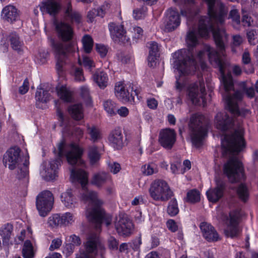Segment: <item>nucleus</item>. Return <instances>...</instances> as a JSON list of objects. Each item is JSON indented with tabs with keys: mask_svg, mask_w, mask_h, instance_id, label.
<instances>
[{
	"mask_svg": "<svg viewBox=\"0 0 258 258\" xmlns=\"http://www.w3.org/2000/svg\"><path fill=\"white\" fill-rule=\"evenodd\" d=\"M22 254L24 258H33L34 256L32 244L29 240L25 241L24 243Z\"/></svg>",
	"mask_w": 258,
	"mask_h": 258,
	"instance_id": "4c0bfd02",
	"label": "nucleus"
},
{
	"mask_svg": "<svg viewBox=\"0 0 258 258\" xmlns=\"http://www.w3.org/2000/svg\"><path fill=\"white\" fill-rule=\"evenodd\" d=\"M70 170L71 177L79 181L85 190V186L88 183L87 173L82 169H77L75 168H72Z\"/></svg>",
	"mask_w": 258,
	"mask_h": 258,
	"instance_id": "cd10ccee",
	"label": "nucleus"
},
{
	"mask_svg": "<svg viewBox=\"0 0 258 258\" xmlns=\"http://www.w3.org/2000/svg\"><path fill=\"white\" fill-rule=\"evenodd\" d=\"M84 246L85 249L80 251L79 256L77 258H96L98 249L104 248L98 234L93 232L88 234Z\"/></svg>",
	"mask_w": 258,
	"mask_h": 258,
	"instance_id": "9d476101",
	"label": "nucleus"
},
{
	"mask_svg": "<svg viewBox=\"0 0 258 258\" xmlns=\"http://www.w3.org/2000/svg\"><path fill=\"white\" fill-rule=\"evenodd\" d=\"M109 30L113 41L118 43L125 44L128 42L129 38L126 35V31L122 25L114 23L109 24Z\"/></svg>",
	"mask_w": 258,
	"mask_h": 258,
	"instance_id": "6ab92c4d",
	"label": "nucleus"
},
{
	"mask_svg": "<svg viewBox=\"0 0 258 258\" xmlns=\"http://www.w3.org/2000/svg\"><path fill=\"white\" fill-rule=\"evenodd\" d=\"M187 201L191 203L198 202L200 200V192L196 189H192L187 193Z\"/></svg>",
	"mask_w": 258,
	"mask_h": 258,
	"instance_id": "a18cd8bd",
	"label": "nucleus"
},
{
	"mask_svg": "<svg viewBox=\"0 0 258 258\" xmlns=\"http://www.w3.org/2000/svg\"><path fill=\"white\" fill-rule=\"evenodd\" d=\"M209 124L208 120L199 113L193 114L190 118L189 128L192 145L198 148L202 145L206 136Z\"/></svg>",
	"mask_w": 258,
	"mask_h": 258,
	"instance_id": "423d86ee",
	"label": "nucleus"
},
{
	"mask_svg": "<svg viewBox=\"0 0 258 258\" xmlns=\"http://www.w3.org/2000/svg\"><path fill=\"white\" fill-rule=\"evenodd\" d=\"M114 226L117 233L120 236L126 237L130 236L133 228V224L128 218L127 215L120 214L116 221L114 222Z\"/></svg>",
	"mask_w": 258,
	"mask_h": 258,
	"instance_id": "2eb2a0df",
	"label": "nucleus"
},
{
	"mask_svg": "<svg viewBox=\"0 0 258 258\" xmlns=\"http://www.w3.org/2000/svg\"><path fill=\"white\" fill-rule=\"evenodd\" d=\"M230 223L224 233L226 236L234 238L238 236L239 233L238 220L240 218V211L238 209L230 212Z\"/></svg>",
	"mask_w": 258,
	"mask_h": 258,
	"instance_id": "a211bd4d",
	"label": "nucleus"
},
{
	"mask_svg": "<svg viewBox=\"0 0 258 258\" xmlns=\"http://www.w3.org/2000/svg\"><path fill=\"white\" fill-rule=\"evenodd\" d=\"M223 148L222 152H223ZM231 152L226 155H222L224 157L229 156L228 160L224 163L223 167V174L231 183L240 182L244 178V168L242 162L235 156V154L239 153Z\"/></svg>",
	"mask_w": 258,
	"mask_h": 258,
	"instance_id": "0eeeda50",
	"label": "nucleus"
},
{
	"mask_svg": "<svg viewBox=\"0 0 258 258\" xmlns=\"http://www.w3.org/2000/svg\"><path fill=\"white\" fill-rule=\"evenodd\" d=\"M73 221V216L70 213H66L60 216L58 214H54L49 218L48 224L49 226L54 227L62 225H68Z\"/></svg>",
	"mask_w": 258,
	"mask_h": 258,
	"instance_id": "5701e85b",
	"label": "nucleus"
},
{
	"mask_svg": "<svg viewBox=\"0 0 258 258\" xmlns=\"http://www.w3.org/2000/svg\"><path fill=\"white\" fill-rule=\"evenodd\" d=\"M54 202L52 194L49 190L40 192L36 198V208L40 216L45 217L51 210Z\"/></svg>",
	"mask_w": 258,
	"mask_h": 258,
	"instance_id": "9b49d317",
	"label": "nucleus"
},
{
	"mask_svg": "<svg viewBox=\"0 0 258 258\" xmlns=\"http://www.w3.org/2000/svg\"><path fill=\"white\" fill-rule=\"evenodd\" d=\"M149 191L151 197L156 201H167L173 196V192L168 183L161 179L153 182Z\"/></svg>",
	"mask_w": 258,
	"mask_h": 258,
	"instance_id": "6e6552de",
	"label": "nucleus"
},
{
	"mask_svg": "<svg viewBox=\"0 0 258 258\" xmlns=\"http://www.w3.org/2000/svg\"><path fill=\"white\" fill-rule=\"evenodd\" d=\"M21 149L17 147L10 148L3 156V163L6 167L14 170L22 162Z\"/></svg>",
	"mask_w": 258,
	"mask_h": 258,
	"instance_id": "4468645a",
	"label": "nucleus"
},
{
	"mask_svg": "<svg viewBox=\"0 0 258 258\" xmlns=\"http://www.w3.org/2000/svg\"><path fill=\"white\" fill-rule=\"evenodd\" d=\"M62 241L59 238H56L52 240L51 244L50 246L49 249L53 251L55 249L58 248L61 245Z\"/></svg>",
	"mask_w": 258,
	"mask_h": 258,
	"instance_id": "bf43d9fd",
	"label": "nucleus"
},
{
	"mask_svg": "<svg viewBox=\"0 0 258 258\" xmlns=\"http://www.w3.org/2000/svg\"><path fill=\"white\" fill-rule=\"evenodd\" d=\"M64 18L66 21L72 23L79 24L81 21L82 17L79 12L73 9L70 2L63 7Z\"/></svg>",
	"mask_w": 258,
	"mask_h": 258,
	"instance_id": "b1692460",
	"label": "nucleus"
},
{
	"mask_svg": "<svg viewBox=\"0 0 258 258\" xmlns=\"http://www.w3.org/2000/svg\"><path fill=\"white\" fill-rule=\"evenodd\" d=\"M9 37L12 48L19 52H21L22 44L18 35L16 33H12L10 34Z\"/></svg>",
	"mask_w": 258,
	"mask_h": 258,
	"instance_id": "c9c22d12",
	"label": "nucleus"
},
{
	"mask_svg": "<svg viewBox=\"0 0 258 258\" xmlns=\"http://www.w3.org/2000/svg\"><path fill=\"white\" fill-rule=\"evenodd\" d=\"M247 37L251 44H255V41L258 40V30L251 29L247 31Z\"/></svg>",
	"mask_w": 258,
	"mask_h": 258,
	"instance_id": "de8ad7c7",
	"label": "nucleus"
},
{
	"mask_svg": "<svg viewBox=\"0 0 258 258\" xmlns=\"http://www.w3.org/2000/svg\"><path fill=\"white\" fill-rule=\"evenodd\" d=\"M167 212L170 216H174L179 212L177 201L175 199L171 200L167 208Z\"/></svg>",
	"mask_w": 258,
	"mask_h": 258,
	"instance_id": "79ce46f5",
	"label": "nucleus"
},
{
	"mask_svg": "<svg viewBox=\"0 0 258 258\" xmlns=\"http://www.w3.org/2000/svg\"><path fill=\"white\" fill-rule=\"evenodd\" d=\"M129 87L131 88L132 92L125 88L123 84L121 82H118L116 84L114 88L115 95L116 97L122 102H134L135 96H136L139 99V90L137 87H134L133 84H130Z\"/></svg>",
	"mask_w": 258,
	"mask_h": 258,
	"instance_id": "ddd939ff",
	"label": "nucleus"
},
{
	"mask_svg": "<svg viewBox=\"0 0 258 258\" xmlns=\"http://www.w3.org/2000/svg\"><path fill=\"white\" fill-rule=\"evenodd\" d=\"M167 226L172 232H175L177 230V226L173 220H169L167 221Z\"/></svg>",
	"mask_w": 258,
	"mask_h": 258,
	"instance_id": "69168bd1",
	"label": "nucleus"
},
{
	"mask_svg": "<svg viewBox=\"0 0 258 258\" xmlns=\"http://www.w3.org/2000/svg\"><path fill=\"white\" fill-rule=\"evenodd\" d=\"M13 230V226L9 223L5 224L0 229V235L2 237L3 244L4 246L9 245Z\"/></svg>",
	"mask_w": 258,
	"mask_h": 258,
	"instance_id": "7c9ffc66",
	"label": "nucleus"
},
{
	"mask_svg": "<svg viewBox=\"0 0 258 258\" xmlns=\"http://www.w3.org/2000/svg\"><path fill=\"white\" fill-rule=\"evenodd\" d=\"M60 9V4L54 0H45L40 6V10L43 13L45 12L52 16L58 14Z\"/></svg>",
	"mask_w": 258,
	"mask_h": 258,
	"instance_id": "393cba45",
	"label": "nucleus"
},
{
	"mask_svg": "<svg viewBox=\"0 0 258 258\" xmlns=\"http://www.w3.org/2000/svg\"><path fill=\"white\" fill-rule=\"evenodd\" d=\"M105 15V11L103 8L93 9L89 11L87 14L88 22L92 23L96 16L103 17Z\"/></svg>",
	"mask_w": 258,
	"mask_h": 258,
	"instance_id": "ea45409f",
	"label": "nucleus"
},
{
	"mask_svg": "<svg viewBox=\"0 0 258 258\" xmlns=\"http://www.w3.org/2000/svg\"><path fill=\"white\" fill-rule=\"evenodd\" d=\"M207 50L210 61L215 63L219 69L220 78L223 84L225 93L223 95L225 100V108L230 113L231 117L225 112H218L215 117L216 127L222 131H226L234 126L237 127L231 135L225 136L222 140L221 147L223 155L231 152H240L245 146L243 138V129L241 126L242 118L250 114L249 109H240L238 102L243 97L242 93L237 91L232 94L229 91L233 89V83L231 76L225 75V69L228 66L227 61L221 58L218 52L213 48L209 47Z\"/></svg>",
	"mask_w": 258,
	"mask_h": 258,
	"instance_id": "f257e3e1",
	"label": "nucleus"
},
{
	"mask_svg": "<svg viewBox=\"0 0 258 258\" xmlns=\"http://www.w3.org/2000/svg\"><path fill=\"white\" fill-rule=\"evenodd\" d=\"M66 141L62 139L57 145V155L55 160H51L47 163L44 161L41 165L42 169L40 174L42 178L49 181L54 180L57 176V169L61 165V158L66 156L68 163L72 165H83L84 161L82 156L84 153V149L78 145L72 143L70 145V150L67 151ZM54 152L56 153L54 149Z\"/></svg>",
	"mask_w": 258,
	"mask_h": 258,
	"instance_id": "20e7f679",
	"label": "nucleus"
},
{
	"mask_svg": "<svg viewBox=\"0 0 258 258\" xmlns=\"http://www.w3.org/2000/svg\"><path fill=\"white\" fill-rule=\"evenodd\" d=\"M103 105L105 110L111 115L115 114V110H116V105L114 102L110 100H108L104 102Z\"/></svg>",
	"mask_w": 258,
	"mask_h": 258,
	"instance_id": "49530a36",
	"label": "nucleus"
},
{
	"mask_svg": "<svg viewBox=\"0 0 258 258\" xmlns=\"http://www.w3.org/2000/svg\"><path fill=\"white\" fill-rule=\"evenodd\" d=\"M206 95L205 84L203 80H199L189 85L188 89V96L193 104L200 105L202 101L204 105L206 103L205 98Z\"/></svg>",
	"mask_w": 258,
	"mask_h": 258,
	"instance_id": "f8f14e48",
	"label": "nucleus"
},
{
	"mask_svg": "<svg viewBox=\"0 0 258 258\" xmlns=\"http://www.w3.org/2000/svg\"><path fill=\"white\" fill-rule=\"evenodd\" d=\"M2 17L6 21L13 23L19 18L17 9L13 6L5 7L2 12Z\"/></svg>",
	"mask_w": 258,
	"mask_h": 258,
	"instance_id": "bb28decb",
	"label": "nucleus"
},
{
	"mask_svg": "<svg viewBox=\"0 0 258 258\" xmlns=\"http://www.w3.org/2000/svg\"><path fill=\"white\" fill-rule=\"evenodd\" d=\"M72 134L76 138L80 140L83 136L84 131L79 127H74L73 128Z\"/></svg>",
	"mask_w": 258,
	"mask_h": 258,
	"instance_id": "13d9d810",
	"label": "nucleus"
},
{
	"mask_svg": "<svg viewBox=\"0 0 258 258\" xmlns=\"http://www.w3.org/2000/svg\"><path fill=\"white\" fill-rule=\"evenodd\" d=\"M95 49L102 57H105L108 52L107 48L103 44H96Z\"/></svg>",
	"mask_w": 258,
	"mask_h": 258,
	"instance_id": "5fc2aeb1",
	"label": "nucleus"
},
{
	"mask_svg": "<svg viewBox=\"0 0 258 258\" xmlns=\"http://www.w3.org/2000/svg\"><path fill=\"white\" fill-rule=\"evenodd\" d=\"M94 82L101 89H104L107 86L108 76L106 73L103 71H97L93 75Z\"/></svg>",
	"mask_w": 258,
	"mask_h": 258,
	"instance_id": "2f4dec72",
	"label": "nucleus"
},
{
	"mask_svg": "<svg viewBox=\"0 0 258 258\" xmlns=\"http://www.w3.org/2000/svg\"><path fill=\"white\" fill-rule=\"evenodd\" d=\"M82 200L88 203L86 215L88 219L94 225L97 232L101 231V224L104 222L106 226L111 224V216L107 214L102 208L103 202L98 198V193L94 191H85L82 194Z\"/></svg>",
	"mask_w": 258,
	"mask_h": 258,
	"instance_id": "39448f33",
	"label": "nucleus"
},
{
	"mask_svg": "<svg viewBox=\"0 0 258 258\" xmlns=\"http://www.w3.org/2000/svg\"><path fill=\"white\" fill-rule=\"evenodd\" d=\"M17 167H18L17 177L19 179L23 178L28 174V163L26 161L25 163H21Z\"/></svg>",
	"mask_w": 258,
	"mask_h": 258,
	"instance_id": "c03bdc74",
	"label": "nucleus"
},
{
	"mask_svg": "<svg viewBox=\"0 0 258 258\" xmlns=\"http://www.w3.org/2000/svg\"><path fill=\"white\" fill-rule=\"evenodd\" d=\"M158 55L149 54L148 65L150 67H155L156 65V60Z\"/></svg>",
	"mask_w": 258,
	"mask_h": 258,
	"instance_id": "680f3d73",
	"label": "nucleus"
},
{
	"mask_svg": "<svg viewBox=\"0 0 258 258\" xmlns=\"http://www.w3.org/2000/svg\"><path fill=\"white\" fill-rule=\"evenodd\" d=\"M80 91L82 97L88 103H90L91 101V98L90 95V91L88 87L85 86L81 87Z\"/></svg>",
	"mask_w": 258,
	"mask_h": 258,
	"instance_id": "603ef678",
	"label": "nucleus"
},
{
	"mask_svg": "<svg viewBox=\"0 0 258 258\" xmlns=\"http://www.w3.org/2000/svg\"><path fill=\"white\" fill-rule=\"evenodd\" d=\"M54 25L57 36L62 42L52 40L51 45L56 61V69L60 76L75 53L74 43L71 41L74 31L72 27L64 22H55Z\"/></svg>",
	"mask_w": 258,
	"mask_h": 258,
	"instance_id": "7ed1b4c3",
	"label": "nucleus"
},
{
	"mask_svg": "<svg viewBox=\"0 0 258 258\" xmlns=\"http://www.w3.org/2000/svg\"><path fill=\"white\" fill-rule=\"evenodd\" d=\"M149 54H153V55H158L159 54L158 53L159 48L158 44L155 42H151L149 44Z\"/></svg>",
	"mask_w": 258,
	"mask_h": 258,
	"instance_id": "4d7b16f0",
	"label": "nucleus"
},
{
	"mask_svg": "<svg viewBox=\"0 0 258 258\" xmlns=\"http://www.w3.org/2000/svg\"><path fill=\"white\" fill-rule=\"evenodd\" d=\"M146 9L144 8H137L133 11V17L136 20H139L144 17Z\"/></svg>",
	"mask_w": 258,
	"mask_h": 258,
	"instance_id": "864d4df0",
	"label": "nucleus"
},
{
	"mask_svg": "<svg viewBox=\"0 0 258 258\" xmlns=\"http://www.w3.org/2000/svg\"><path fill=\"white\" fill-rule=\"evenodd\" d=\"M141 243V239L139 237L133 241L132 243H131V247L134 250L137 251L139 250Z\"/></svg>",
	"mask_w": 258,
	"mask_h": 258,
	"instance_id": "0e129e2a",
	"label": "nucleus"
},
{
	"mask_svg": "<svg viewBox=\"0 0 258 258\" xmlns=\"http://www.w3.org/2000/svg\"><path fill=\"white\" fill-rule=\"evenodd\" d=\"M173 57L177 59L175 61L177 69L181 74L186 75L195 71L196 61L189 51L187 54L185 50H179L175 52Z\"/></svg>",
	"mask_w": 258,
	"mask_h": 258,
	"instance_id": "1a4fd4ad",
	"label": "nucleus"
},
{
	"mask_svg": "<svg viewBox=\"0 0 258 258\" xmlns=\"http://www.w3.org/2000/svg\"><path fill=\"white\" fill-rule=\"evenodd\" d=\"M29 89V81L27 78H26L22 86L19 88V91L21 94H25L27 92Z\"/></svg>",
	"mask_w": 258,
	"mask_h": 258,
	"instance_id": "052dcab7",
	"label": "nucleus"
},
{
	"mask_svg": "<svg viewBox=\"0 0 258 258\" xmlns=\"http://www.w3.org/2000/svg\"><path fill=\"white\" fill-rule=\"evenodd\" d=\"M61 200L64 206L68 208L75 207L76 204V199L74 197L72 190L68 189L64 192L62 193L60 196Z\"/></svg>",
	"mask_w": 258,
	"mask_h": 258,
	"instance_id": "473e14b6",
	"label": "nucleus"
},
{
	"mask_svg": "<svg viewBox=\"0 0 258 258\" xmlns=\"http://www.w3.org/2000/svg\"><path fill=\"white\" fill-rule=\"evenodd\" d=\"M49 90L42 88H37L35 93L36 105L37 108H40V103H46L51 99V95L48 92Z\"/></svg>",
	"mask_w": 258,
	"mask_h": 258,
	"instance_id": "c85d7f7f",
	"label": "nucleus"
},
{
	"mask_svg": "<svg viewBox=\"0 0 258 258\" xmlns=\"http://www.w3.org/2000/svg\"><path fill=\"white\" fill-rule=\"evenodd\" d=\"M87 131L88 134L90 136V140L93 143L97 142L101 139L100 131L98 128L95 126H87Z\"/></svg>",
	"mask_w": 258,
	"mask_h": 258,
	"instance_id": "e433bc0d",
	"label": "nucleus"
},
{
	"mask_svg": "<svg viewBox=\"0 0 258 258\" xmlns=\"http://www.w3.org/2000/svg\"><path fill=\"white\" fill-rule=\"evenodd\" d=\"M101 154L98 147L95 145L89 146L88 148V158L91 166H96L100 159Z\"/></svg>",
	"mask_w": 258,
	"mask_h": 258,
	"instance_id": "c756f323",
	"label": "nucleus"
},
{
	"mask_svg": "<svg viewBox=\"0 0 258 258\" xmlns=\"http://www.w3.org/2000/svg\"><path fill=\"white\" fill-rule=\"evenodd\" d=\"M207 5L208 17L201 16L199 20L198 32L202 37L207 38L212 32L217 48L223 54L228 42V35L224 28L214 26L215 22L222 23L227 16L228 8L221 0L214 1L212 6Z\"/></svg>",
	"mask_w": 258,
	"mask_h": 258,
	"instance_id": "f03ea898",
	"label": "nucleus"
},
{
	"mask_svg": "<svg viewBox=\"0 0 258 258\" xmlns=\"http://www.w3.org/2000/svg\"><path fill=\"white\" fill-rule=\"evenodd\" d=\"M186 42L189 48H193L198 43V38L195 30H189L187 32Z\"/></svg>",
	"mask_w": 258,
	"mask_h": 258,
	"instance_id": "58836bf2",
	"label": "nucleus"
},
{
	"mask_svg": "<svg viewBox=\"0 0 258 258\" xmlns=\"http://www.w3.org/2000/svg\"><path fill=\"white\" fill-rule=\"evenodd\" d=\"M143 172L146 175H150L154 173V168L150 165H145L143 167Z\"/></svg>",
	"mask_w": 258,
	"mask_h": 258,
	"instance_id": "774afa93",
	"label": "nucleus"
},
{
	"mask_svg": "<svg viewBox=\"0 0 258 258\" xmlns=\"http://www.w3.org/2000/svg\"><path fill=\"white\" fill-rule=\"evenodd\" d=\"M176 141V133L174 130L166 128L160 131L159 135V142L165 149L170 150Z\"/></svg>",
	"mask_w": 258,
	"mask_h": 258,
	"instance_id": "dca6fc26",
	"label": "nucleus"
},
{
	"mask_svg": "<svg viewBox=\"0 0 258 258\" xmlns=\"http://www.w3.org/2000/svg\"><path fill=\"white\" fill-rule=\"evenodd\" d=\"M200 228L204 237L209 242L217 241L220 239L219 235L214 227L207 222H202Z\"/></svg>",
	"mask_w": 258,
	"mask_h": 258,
	"instance_id": "4be33fe9",
	"label": "nucleus"
},
{
	"mask_svg": "<svg viewBox=\"0 0 258 258\" xmlns=\"http://www.w3.org/2000/svg\"><path fill=\"white\" fill-rule=\"evenodd\" d=\"M163 23L165 31H174L180 24V18L178 12L172 8L169 9L166 12Z\"/></svg>",
	"mask_w": 258,
	"mask_h": 258,
	"instance_id": "f3484780",
	"label": "nucleus"
},
{
	"mask_svg": "<svg viewBox=\"0 0 258 258\" xmlns=\"http://www.w3.org/2000/svg\"><path fill=\"white\" fill-rule=\"evenodd\" d=\"M75 79L77 81H84L85 80L83 76V70L78 67L74 68Z\"/></svg>",
	"mask_w": 258,
	"mask_h": 258,
	"instance_id": "6e6d98bb",
	"label": "nucleus"
},
{
	"mask_svg": "<svg viewBox=\"0 0 258 258\" xmlns=\"http://www.w3.org/2000/svg\"><path fill=\"white\" fill-rule=\"evenodd\" d=\"M79 62L90 72L92 71V69L95 67V63L93 61L88 57H84L82 62H81L80 59Z\"/></svg>",
	"mask_w": 258,
	"mask_h": 258,
	"instance_id": "09e8293b",
	"label": "nucleus"
},
{
	"mask_svg": "<svg viewBox=\"0 0 258 258\" xmlns=\"http://www.w3.org/2000/svg\"><path fill=\"white\" fill-rule=\"evenodd\" d=\"M216 187L209 189L206 193L208 200L213 203L217 202L223 197L226 187V182L220 178L216 179Z\"/></svg>",
	"mask_w": 258,
	"mask_h": 258,
	"instance_id": "aec40b11",
	"label": "nucleus"
},
{
	"mask_svg": "<svg viewBox=\"0 0 258 258\" xmlns=\"http://www.w3.org/2000/svg\"><path fill=\"white\" fill-rule=\"evenodd\" d=\"M118 59L120 60L121 62L124 63H126L130 61L131 59V56L130 55L125 54L123 52H119L117 54Z\"/></svg>",
	"mask_w": 258,
	"mask_h": 258,
	"instance_id": "e2e57ef3",
	"label": "nucleus"
},
{
	"mask_svg": "<svg viewBox=\"0 0 258 258\" xmlns=\"http://www.w3.org/2000/svg\"><path fill=\"white\" fill-rule=\"evenodd\" d=\"M107 243L108 248L112 250H116L118 249L119 244V241L112 236L108 237L107 240Z\"/></svg>",
	"mask_w": 258,
	"mask_h": 258,
	"instance_id": "8fccbe9b",
	"label": "nucleus"
},
{
	"mask_svg": "<svg viewBox=\"0 0 258 258\" xmlns=\"http://www.w3.org/2000/svg\"><path fill=\"white\" fill-rule=\"evenodd\" d=\"M228 19H231L236 24L240 23V17L237 10L233 9L230 11Z\"/></svg>",
	"mask_w": 258,
	"mask_h": 258,
	"instance_id": "3c124183",
	"label": "nucleus"
},
{
	"mask_svg": "<svg viewBox=\"0 0 258 258\" xmlns=\"http://www.w3.org/2000/svg\"><path fill=\"white\" fill-rule=\"evenodd\" d=\"M108 139L112 147L116 150H120L124 146L125 140L120 127H116L112 130Z\"/></svg>",
	"mask_w": 258,
	"mask_h": 258,
	"instance_id": "412c9836",
	"label": "nucleus"
},
{
	"mask_svg": "<svg viewBox=\"0 0 258 258\" xmlns=\"http://www.w3.org/2000/svg\"><path fill=\"white\" fill-rule=\"evenodd\" d=\"M112 182L109 174L104 172H98L93 175L91 179V183L98 188H101L104 185L110 184Z\"/></svg>",
	"mask_w": 258,
	"mask_h": 258,
	"instance_id": "a878e982",
	"label": "nucleus"
},
{
	"mask_svg": "<svg viewBox=\"0 0 258 258\" xmlns=\"http://www.w3.org/2000/svg\"><path fill=\"white\" fill-rule=\"evenodd\" d=\"M57 93L60 99L66 103L74 101L73 92L65 86H61L57 89Z\"/></svg>",
	"mask_w": 258,
	"mask_h": 258,
	"instance_id": "72a5a7b5",
	"label": "nucleus"
},
{
	"mask_svg": "<svg viewBox=\"0 0 258 258\" xmlns=\"http://www.w3.org/2000/svg\"><path fill=\"white\" fill-rule=\"evenodd\" d=\"M82 41L85 52L87 53L91 52L93 46V40L92 37L89 35H85Z\"/></svg>",
	"mask_w": 258,
	"mask_h": 258,
	"instance_id": "a19ab883",
	"label": "nucleus"
},
{
	"mask_svg": "<svg viewBox=\"0 0 258 258\" xmlns=\"http://www.w3.org/2000/svg\"><path fill=\"white\" fill-rule=\"evenodd\" d=\"M237 194L240 199L243 202H246L248 197V193L246 186L241 183L237 188Z\"/></svg>",
	"mask_w": 258,
	"mask_h": 258,
	"instance_id": "37998d69",
	"label": "nucleus"
},
{
	"mask_svg": "<svg viewBox=\"0 0 258 258\" xmlns=\"http://www.w3.org/2000/svg\"><path fill=\"white\" fill-rule=\"evenodd\" d=\"M68 111L73 118L80 120L84 117L82 106L80 104H76L70 106L68 108Z\"/></svg>",
	"mask_w": 258,
	"mask_h": 258,
	"instance_id": "f704fd0d",
	"label": "nucleus"
},
{
	"mask_svg": "<svg viewBox=\"0 0 258 258\" xmlns=\"http://www.w3.org/2000/svg\"><path fill=\"white\" fill-rule=\"evenodd\" d=\"M120 169V165L117 163H113V164H110L109 165V170L114 174H116L118 172Z\"/></svg>",
	"mask_w": 258,
	"mask_h": 258,
	"instance_id": "338daca9",
	"label": "nucleus"
}]
</instances>
